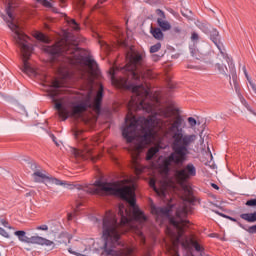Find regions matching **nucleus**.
Segmentation results:
<instances>
[{"instance_id": "obj_1", "label": "nucleus", "mask_w": 256, "mask_h": 256, "mask_svg": "<svg viewBox=\"0 0 256 256\" xmlns=\"http://www.w3.org/2000/svg\"><path fill=\"white\" fill-rule=\"evenodd\" d=\"M128 63L121 68L127 77L115 78L118 68H111L110 75L113 83L122 89L132 91L128 102V114L126 115V126L122 135L127 143H131L128 151L132 157V165L136 175L143 173V166L139 165V155L143 148L150 143L157 145L150 148L146 159L151 161L153 156L159 153L162 135L170 140L172 153L159 165V171L165 179L169 180L171 167L183 165L189 155V149L195 145L197 135L185 133V119L177 114L173 117V110L167 106H161L159 98L151 95L149 86L141 83L143 79L151 77V70L143 67V58L140 54L130 50L126 54ZM173 117V118H172Z\"/></svg>"}, {"instance_id": "obj_2", "label": "nucleus", "mask_w": 256, "mask_h": 256, "mask_svg": "<svg viewBox=\"0 0 256 256\" xmlns=\"http://www.w3.org/2000/svg\"><path fill=\"white\" fill-rule=\"evenodd\" d=\"M151 213L154 215L157 223L162 225L163 221L169 220L170 225L166 228V235L170 237L172 245H173V254L172 256H179V252H177V247L179 243H181L184 249H189V247H194L195 251H203V246L199 244L195 238L191 237H183L185 233V229L189 227V221L187 220V208L185 206L180 207L176 211V216L171 217V206H156L152 204L150 206Z\"/></svg>"}, {"instance_id": "obj_3", "label": "nucleus", "mask_w": 256, "mask_h": 256, "mask_svg": "<svg viewBox=\"0 0 256 256\" xmlns=\"http://www.w3.org/2000/svg\"><path fill=\"white\" fill-rule=\"evenodd\" d=\"M61 93V82L54 80L52 82V92L50 93L55 103V109L62 121H66L69 115L72 117H80L87 109L92 108L95 111H100L101 101H103V86H100L96 96L93 94V89L90 88L84 93H76L70 96V100L65 102L64 99L57 100L55 97Z\"/></svg>"}, {"instance_id": "obj_4", "label": "nucleus", "mask_w": 256, "mask_h": 256, "mask_svg": "<svg viewBox=\"0 0 256 256\" xmlns=\"http://www.w3.org/2000/svg\"><path fill=\"white\" fill-rule=\"evenodd\" d=\"M46 51L55 57H63L64 61L70 65L88 69L89 75H97V71H99L97 62L93 58H85L81 55L77 42L71 44L69 40H61L54 46H47Z\"/></svg>"}, {"instance_id": "obj_5", "label": "nucleus", "mask_w": 256, "mask_h": 256, "mask_svg": "<svg viewBox=\"0 0 256 256\" xmlns=\"http://www.w3.org/2000/svg\"><path fill=\"white\" fill-rule=\"evenodd\" d=\"M20 1L21 0H10L6 7V13L10 19L8 21V27L12 32H14L13 39L22 53V71L29 77H33L37 74V72H35V68L31 67V64H29V57H31V54L33 53V46L29 43V37L21 31V27H19V20L13 16V9L19 5Z\"/></svg>"}, {"instance_id": "obj_6", "label": "nucleus", "mask_w": 256, "mask_h": 256, "mask_svg": "<svg viewBox=\"0 0 256 256\" xmlns=\"http://www.w3.org/2000/svg\"><path fill=\"white\" fill-rule=\"evenodd\" d=\"M197 175V168L193 163H188L182 168H175L171 177L170 183H177L178 185L184 186L189 179Z\"/></svg>"}, {"instance_id": "obj_7", "label": "nucleus", "mask_w": 256, "mask_h": 256, "mask_svg": "<svg viewBox=\"0 0 256 256\" xmlns=\"http://www.w3.org/2000/svg\"><path fill=\"white\" fill-rule=\"evenodd\" d=\"M32 177L35 183H45V185H60L61 187H64V189H75V185L67 181L59 180L53 176H49L44 170H36L32 174Z\"/></svg>"}, {"instance_id": "obj_8", "label": "nucleus", "mask_w": 256, "mask_h": 256, "mask_svg": "<svg viewBox=\"0 0 256 256\" xmlns=\"http://www.w3.org/2000/svg\"><path fill=\"white\" fill-rule=\"evenodd\" d=\"M212 41L213 43H215L216 47L220 51L217 54L216 62L214 65L215 71H217L219 75H223L224 77H227L228 69L225 63H228V65H230L232 59L231 57H229V55H227V52H225V48L223 47V45L217 43V38H213Z\"/></svg>"}, {"instance_id": "obj_9", "label": "nucleus", "mask_w": 256, "mask_h": 256, "mask_svg": "<svg viewBox=\"0 0 256 256\" xmlns=\"http://www.w3.org/2000/svg\"><path fill=\"white\" fill-rule=\"evenodd\" d=\"M73 153L75 157H81V159H91L93 163L97 161V157L93 156V149L89 146H85L82 150L74 149Z\"/></svg>"}, {"instance_id": "obj_10", "label": "nucleus", "mask_w": 256, "mask_h": 256, "mask_svg": "<svg viewBox=\"0 0 256 256\" xmlns=\"http://www.w3.org/2000/svg\"><path fill=\"white\" fill-rule=\"evenodd\" d=\"M156 14L158 15L157 25L160 27V29L162 31H171V23L167 21L165 12H163L161 9H157Z\"/></svg>"}, {"instance_id": "obj_11", "label": "nucleus", "mask_w": 256, "mask_h": 256, "mask_svg": "<svg viewBox=\"0 0 256 256\" xmlns=\"http://www.w3.org/2000/svg\"><path fill=\"white\" fill-rule=\"evenodd\" d=\"M28 244L30 245H45V247H55V242L48 240L47 238H43L41 236H31L29 238Z\"/></svg>"}, {"instance_id": "obj_12", "label": "nucleus", "mask_w": 256, "mask_h": 256, "mask_svg": "<svg viewBox=\"0 0 256 256\" xmlns=\"http://www.w3.org/2000/svg\"><path fill=\"white\" fill-rule=\"evenodd\" d=\"M150 187L154 189V191L159 195V197H163L164 199L167 198V189L169 187V182L166 180L164 181L159 188L155 186V180L151 179L150 182Z\"/></svg>"}, {"instance_id": "obj_13", "label": "nucleus", "mask_w": 256, "mask_h": 256, "mask_svg": "<svg viewBox=\"0 0 256 256\" xmlns=\"http://www.w3.org/2000/svg\"><path fill=\"white\" fill-rule=\"evenodd\" d=\"M150 33L154 39H157V41H163L165 35L163 34V30L161 28H150Z\"/></svg>"}, {"instance_id": "obj_14", "label": "nucleus", "mask_w": 256, "mask_h": 256, "mask_svg": "<svg viewBox=\"0 0 256 256\" xmlns=\"http://www.w3.org/2000/svg\"><path fill=\"white\" fill-rule=\"evenodd\" d=\"M14 235L16 237H18V239H19V241H21V243H29L30 237L27 236L26 231L19 230V231L14 232Z\"/></svg>"}, {"instance_id": "obj_15", "label": "nucleus", "mask_w": 256, "mask_h": 256, "mask_svg": "<svg viewBox=\"0 0 256 256\" xmlns=\"http://www.w3.org/2000/svg\"><path fill=\"white\" fill-rule=\"evenodd\" d=\"M241 219L247 221L248 223H255L256 221V212L254 213H244L240 215Z\"/></svg>"}, {"instance_id": "obj_16", "label": "nucleus", "mask_w": 256, "mask_h": 256, "mask_svg": "<svg viewBox=\"0 0 256 256\" xmlns=\"http://www.w3.org/2000/svg\"><path fill=\"white\" fill-rule=\"evenodd\" d=\"M60 1V6L65 7V0H59ZM85 5V0H76L74 7L77 9V11H81Z\"/></svg>"}, {"instance_id": "obj_17", "label": "nucleus", "mask_w": 256, "mask_h": 256, "mask_svg": "<svg viewBox=\"0 0 256 256\" xmlns=\"http://www.w3.org/2000/svg\"><path fill=\"white\" fill-rule=\"evenodd\" d=\"M33 37L38 39V41H42V43H49V38H47V36L41 32H34Z\"/></svg>"}, {"instance_id": "obj_18", "label": "nucleus", "mask_w": 256, "mask_h": 256, "mask_svg": "<svg viewBox=\"0 0 256 256\" xmlns=\"http://www.w3.org/2000/svg\"><path fill=\"white\" fill-rule=\"evenodd\" d=\"M67 23L69 27L73 28L74 31H79V24L77 23V21H75V19H68Z\"/></svg>"}, {"instance_id": "obj_19", "label": "nucleus", "mask_w": 256, "mask_h": 256, "mask_svg": "<svg viewBox=\"0 0 256 256\" xmlns=\"http://www.w3.org/2000/svg\"><path fill=\"white\" fill-rule=\"evenodd\" d=\"M38 2L41 3L44 7H47L48 9H52V11L57 12L55 8H53V4L47 0H37Z\"/></svg>"}, {"instance_id": "obj_20", "label": "nucleus", "mask_w": 256, "mask_h": 256, "mask_svg": "<svg viewBox=\"0 0 256 256\" xmlns=\"http://www.w3.org/2000/svg\"><path fill=\"white\" fill-rule=\"evenodd\" d=\"M161 49V43L158 42L150 47V53H157Z\"/></svg>"}, {"instance_id": "obj_21", "label": "nucleus", "mask_w": 256, "mask_h": 256, "mask_svg": "<svg viewBox=\"0 0 256 256\" xmlns=\"http://www.w3.org/2000/svg\"><path fill=\"white\" fill-rule=\"evenodd\" d=\"M188 123H189L190 127L193 128V127H195V125H197V120H195V118H193V117H189Z\"/></svg>"}, {"instance_id": "obj_22", "label": "nucleus", "mask_w": 256, "mask_h": 256, "mask_svg": "<svg viewBox=\"0 0 256 256\" xmlns=\"http://www.w3.org/2000/svg\"><path fill=\"white\" fill-rule=\"evenodd\" d=\"M36 230L37 231H49V226H47L46 224H43L41 226H37Z\"/></svg>"}, {"instance_id": "obj_23", "label": "nucleus", "mask_w": 256, "mask_h": 256, "mask_svg": "<svg viewBox=\"0 0 256 256\" xmlns=\"http://www.w3.org/2000/svg\"><path fill=\"white\" fill-rule=\"evenodd\" d=\"M247 207H256V199H250L246 202Z\"/></svg>"}, {"instance_id": "obj_24", "label": "nucleus", "mask_w": 256, "mask_h": 256, "mask_svg": "<svg viewBox=\"0 0 256 256\" xmlns=\"http://www.w3.org/2000/svg\"><path fill=\"white\" fill-rule=\"evenodd\" d=\"M0 235L2 237H5L6 239H9V233L7 231H5V229L0 227Z\"/></svg>"}, {"instance_id": "obj_25", "label": "nucleus", "mask_w": 256, "mask_h": 256, "mask_svg": "<svg viewBox=\"0 0 256 256\" xmlns=\"http://www.w3.org/2000/svg\"><path fill=\"white\" fill-rule=\"evenodd\" d=\"M0 223L7 229H13V227L9 226V222H7V220H5V219L0 220Z\"/></svg>"}, {"instance_id": "obj_26", "label": "nucleus", "mask_w": 256, "mask_h": 256, "mask_svg": "<svg viewBox=\"0 0 256 256\" xmlns=\"http://www.w3.org/2000/svg\"><path fill=\"white\" fill-rule=\"evenodd\" d=\"M242 103L245 105L246 109H248L250 111V113H253V115H256V113L253 112V110L251 109V106H249V104H247V101L243 100Z\"/></svg>"}, {"instance_id": "obj_27", "label": "nucleus", "mask_w": 256, "mask_h": 256, "mask_svg": "<svg viewBox=\"0 0 256 256\" xmlns=\"http://www.w3.org/2000/svg\"><path fill=\"white\" fill-rule=\"evenodd\" d=\"M191 39H192V41H199V34H197L195 32L192 33Z\"/></svg>"}, {"instance_id": "obj_28", "label": "nucleus", "mask_w": 256, "mask_h": 256, "mask_svg": "<svg viewBox=\"0 0 256 256\" xmlns=\"http://www.w3.org/2000/svg\"><path fill=\"white\" fill-rule=\"evenodd\" d=\"M105 1H107V0H98V3L96 5V9H99V7H101L99 5H103V3H105Z\"/></svg>"}, {"instance_id": "obj_29", "label": "nucleus", "mask_w": 256, "mask_h": 256, "mask_svg": "<svg viewBox=\"0 0 256 256\" xmlns=\"http://www.w3.org/2000/svg\"><path fill=\"white\" fill-rule=\"evenodd\" d=\"M172 31H173V33H181V28H179V27H174V28L172 29Z\"/></svg>"}, {"instance_id": "obj_30", "label": "nucleus", "mask_w": 256, "mask_h": 256, "mask_svg": "<svg viewBox=\"0 0 256 256\" xmlns=\"http://www.w3.org/2000/svg\"><path fill=\"white\" fill-rule=\"evenodd\" d=\"M51 138H52L53 142L56 143V145H59V144L57 143V141H56L57 138L55 137V135L52 134V135H51Z\"/></svg>"}, {"instance_id": "obj_31", "label": "nucleus", "mask_w": 256, "mask_h": 256, "mask_svg": "<svg viewBox=\"0 0 256 256\" xmlns=\"http://www.w3.org/2000/svg\"><path fill=\"white\" fill-rule=\"evenodd\" d=\"M102 47H105V49H108V51L111 50V46H109L108 44H104V45H102Z\"/></svg>"}, {"instance_id": "obj_32", "label": "nucleus", "mask_w": 256, "mask_h": 256, "mask_svg": "<svg viewBox=\"0 0 256 256\" xmlns=\"http://www.w3.org/2000/svg\"><path fill=\"white\" fill-rule=\"evenodd\" d=\"M212 187H213V189L219 190V186L217 184H215V183H212Z\"/></svg>"}, {"instance_id": "obj_33", "label": "nucleus", "mask_w": 256, "mask_h": 256, "mask_svg": "<svg viewBox=\"0 0 256 256\" xmlns=\"http://www.w3.org/2000/svg\"><path fill=\"white\" fill-rule=\"evenodd\" d=\"M73 219V214H68V221H71Z\"/></svg>"}, {"instance_id": "obj_34", "label": "nucleus", "mask_w": 256, "mask_h": 256, "mask_svg": "<svg viewBox=\"0 0 256 256\" xmlns=\"http://www.w3.org/2000/svg\"><path fill=\"white\" fill-rule=\"evenodd\" d=\"M152 59H153V61H159V57H157V56H152Z\"/></svg>"}, {"instance_id": "obj_35", "label": "nucleus", "mask_w": 256, "mask_h": 256, "mask_svg": "<svg viewBox=\"0 0 256 256\" xmlns=\"http://www.w3.org/2000/svg\"><path fill=\"white\" fill-rule=\"evenodd\" d=\"M214 37H219V32L218 31H214Z\"/></svg>"}, {"instance_id": "obj_36", "label": "nucleus", "mask_w": 256, "mask_h": 256, "mask_svg": "<svg viewBox=\"0 0 256 256\" xmlns=\"http://www.w3.org/2000/svg\"><path fill=\"white\" fill-rule=\"evenodd\" d=\"M120 45H121L122 47H125V46H126L125 41L120 42Z\"/></svg>"}, {"instance_id": "obj_37", "label": "nucleus", "mask_w": 256, "mask_h": 256, "mask_svg": "<svg viewBox=\"0 0 256 256\" xmlns=\"http://www.w3.org/2000/svg\"><path fill=\"white\" fill-rule=\"evenodd\" d=\"M94 243H95V241H94L93 239H90V240H89V244H90V245H93Z\"/></svg>"}, {"instance_id": "obj_38", "label": "nucleus", "mask_w": 256, "mask_h": 256, "mask_svg": "<svg viewBox=\"0 0 256 256\" xmlns=\"http://www.w3.org/2000/svg\"><path fill=\"white\" fill-rule=\"evenodd\" d=\"M242 71H243V73H245V71H247V68L245 66H243Z\"/></svg>"}, {"instance_id": "obj_39", "label": "nucleus", "mask_w": 256, "mask_h": 256, "mask_svg": "<svg viewBox=\"0 0 256 256\" xmlns=\"http://www.w3.org/2000/svg\"><path fill=\"white\" fill-rule=\"evenodd\" d=\"M219 215H221V217H227L226 215H224V214H221V213H219Z\"/></svg>"}, {"instance_id": "obj_40", "label": "nucleus", "mask_w": 256, "mask_h": 256, "mask_svg": "<svg viewBox=\"0 0 256 256\" xmlns=\"http://www.w3.org/2000/svg\"><path fill=\"white\" fill-rule=\"evenodd\" d=\"M68 243H71V238L68 236Z\"/></svg>"}, {"instance_id": "obj_41", "label": "nucleus", "mask_w": 256, "mask_h": 256, "mask_svg": "<svg viewBox=\"0 0 256 256\" xmlns=\"http://www.w3.org/2000/svg\"><path fill=\"white\" fill-rule=\"evenodd\" d=\"M235 89H236V91H239V88L237 87V85H235Z\"/></svg>"}, {"instance_id": "obj_42", "label": "nucleus", "mask_w": 256, "mask_h": 256, "mask_svg": "<svg viewBox=\"0 0 256 256\" xmlns=\"http://www.w3.org/2000/svg\"><path fill=\"white\" fill-rule=\"evenodd\" d=\"M186 190L188 191V193H191V191H189V188L186 187Z\"/></svg>"}, {"instance_id": "obj_43", "label": "nucleus", "mask_w": 256, "mask_h": 256, "mask_svg": "<svg viewBox=\"0 0 256 256\" xmlns=\"http://www.w3.org/2000/svg\"><path fill=\"white\" fill-rule=\"evenodd\" d=\"M77 135H79L77 132L75 133V136L77 137Z\"/></svg>"}, {"instance_id": "obj_44", "label": "nucleus", "mask_w": 256, "mask_h": 256, "mask_svg": "<svg viewBox=\"0 0 256 256\" xmlns=\"http://www.w3.org/2000/svg\"><path fill=\"white\" fill-rule=\"evenodd\" d=\"M228 219H231L233 221V218H231V217H228Z\"/></svg>"}]
</instances>
